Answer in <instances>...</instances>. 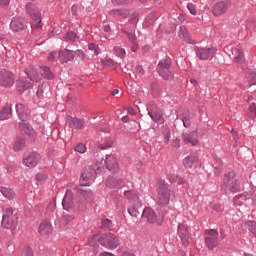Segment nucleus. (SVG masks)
Masks as SVG:
<instances>
[{
	"label": "nucleus",
	"instance_id": "4",
	"mask_svg": "<svg viewBox=\"0 0 256 256\" xmlns=\"http://www.w3.org/2000/svg\"><path fill=\"white\" fill-rule=\"evenodd\" d=\"M222 187L230 193L241 191V182L239 178L235 176V172H230L224 176Z\"/></svg>",
	"mask_w": 256,
	"mask_h": 256
},
{
	"label": "nucleus",
	"instance_id": "10",
	"mask_svg": "<svg viewBox=\"0 0 256 256\" xmlns=\"http://www.w3.org/2000/svg\"><path fill=\"white\" fill-rule=\"evenodd\" d=\"M169 67H171V60L166 59L159 62L158 65V73L162 79H171L173 77V73L169 71Z\"/></svg>",
	"mask_w": 256,
	"mask_h": 256
},
{
	"label": "nucleus",
	"instance_id": "22",
	"mask_svg": "<svg viewBox=\"0 0 256 256\" xmlns=\"http://www.w3.org/2000/svg\"><path fill=\"white\" fill-rule=\"evenodd\" d=\"M182 141H184L186 144L190 143L193 146L197 145V143H199V138H197V132L193 131L190 133H183Z\"/></svg>",
	"mask_w": 256,
	"mask_h": 256
},
{
	"label": "nucleus",
	"instance_id": "8",
	"mask_svg": "<svg viewBox=\"0 0 256 256\" xmlns=\"http://www.w3.org/2000/svg\"><path fill=\"white\" fill-rule=\"evenodd\" d=\"M142 217L151 224L156 223L157 225H161V223H163V214L157 215L155 210L151 209L150 207L143 210Z\"/></svg>",
	"mask_w": 256,
	"mask_h": 256
},
{
	"label": "nucleus",
	"instance_id": "27",
	"mask_svg": "<svg viewBox=\"0 0 256 256\" xmlns=\"http://www.w3.org/2000/svg\"><path fill=\"white\" fill-rule=\"evenodd\" d=\"M178 37H180V39L186 43H193V40H191V35H189V31H187L185 26L180 27Z\"/></svg>",
	"mask_w": 256,
	"mask_h": 256
},
{
	"label": "nucleus",
	"instance_id": "47",
	"mask_svg": "<svg viewBox=\"0 0 256 256\" xmlns=\"http://www.w3.org/2000/svg\"><path fill=\"white\" fill-rule=\"evenodd\" d=\"M57 59L61 60V52H52L49 56H48V60L49 61H57Z\"/></svg>",
	"mask_w": 256,
	"mask_h": 256
},
{
	"label": "nucleus",
	"instance_id": "24",
	"mask_svg": "<svg viewBox=\"0 0 256 256\" xmlns=\"http://www.w3.org/2000/svg\"><path fill=\"white\" fill-rule=\"evenodd\" d=\"M39 233L40 235H50V233H53V226L51 225V222L44 220L39 226Z\"/></svg>",
	"mask_w": 256,
	"mask_h": 256
},
{
	"label": "nucleus",
	"instance_id": "25",
	"mask_svg": "<svg viewBox=\"0 0 256 256\" xmlns=\"http://www.w3.org/2000/svg\"><path fill=\"white\" fill-rule=\"evenodd\" d=\"M67 123L71 129H82L83 121L79 118L67 117Z\"/></svg>",
	"mask_w": 256,
	"mask_h": 256
},
{
	"label": "nucleus",
	"instance_id": "17",
	"mask_svg": "<svg viewBox=\"0 0 256 256\" xmlns=\"http://www.w3.org/2000/svg\"><path fill=\"white\" fill-rule=\"evenodd\" d=\"M62 205L66 211H69V209H73V207H75V198L73 197V192L71 190L66 191Z\"/></svg>",
	"mask_w": 256,
	"mask_h": 256
},
{
	"label": "nucleus",
	"instance_id": "36",
	"mask_svg": "<svg viewBox=\"0 0 256 256\" xmlns=\"http://www.w3.org/2000/svg\"><path fill=\"white\" fill-rule=\"evenodd\" d=\"M12 110L10 107L3 108L0 111V121H5L6 119H9L11 117Z\"/></svg>",
	"mask_w": 256,
	"mask_h": 256
},
{
	"label": "nucleus",
	"instance_id": "61",
	"mask_svg": "<svg viewBox=\"0 0 256 256\" xmlns=\"http://www.w3.org/2000/svg\"><path fill=\"white\" fill-rule=\"evenodd\" d=\"M83 195H84V199H86V201H92L93 193L87 192V193H84Z\"/></svg>",
	"mask_w": 256,
	"mask_h": 256
},
{
	"label": "nucleus",
	"instance_id": "16",
	"mask_svg": "<svg viewBox=\"0 0 256 256\" xmlns=\"http://www.w3.org/2000/svg\"><path fill=\"white\" fill-rule=\"evenodd\" d=\"M27 27V20L25 18H13L10 23V29L18 32L23 31Z\"/></svg>",
	"mask_w": 256,
	"mask_h": 256
},
{
	"label": "nucleus",
	"instance_id": "44",
	"mask_svg": "<svg viewBox=\"0 0 256 256\" xmlns=\"http://www.w3.org/2000/svg\"><path fill=\"white\" fill-rule=\"evenodd\" d=\"M49 179V174L45 172H39L36 174V181H47Z\"/></svg>",
	"mask_w": 256,
	"mask_h": 256
},
{
	"label": "nucleus",
	"instance_id": "52",
	"mask_svg": "<svg viewBox=\"0 0 256 256\" xmlns=\"http://www.w3.org/2000/svg\"><path fill=\"white\" fill-rule=\"evenodd\" d=\"M205 235H209L207 237H210L212 239H217V230H205Z\"/></svg>",
	"mask_w": 256,
	"mask_h": 256
},
{
	"label": "nucleus",
	"instance_id": "43",
	"mask_svg": "<svg viewBox=\"0 0 256 256\" xmlns=\"http://www.w3.org/2000/svg\"><path fill=\"white\" fill-rule=\"evenodd\" d=\"M153 23H155V15L149 14L145 19V26L151 27V25H153Z\"/></svg>",
	"mask_w": 256,
	"mask_h": 256
},
{
	"label": "nucleus",
	"instance_id": "19",
	"mask_svg": "<svg viewBox=\"0 0 256 256\" xmlns=\"http://www.w3.org/2000/svg\"><path fill=\"white\" fill-rule=\"evenodd\" d=\"M148 115L149 117H151V119L153 121H155V123H163V115L161 114V111H159V109H157V106L155 104H153L150 109L148 110Z\"/></svg>",
	"mask_w": 256,
	"mask_h": 256
},
{
	"label": "nucleus",
	"instance_id": "15",
	"mask_svg": "<svg viewBox=\"0 0 256 256\" xmlns=\"http://www.w3.org/2000/svg\"><path fill=\"white\" fill-rule=\"evenodd\" d=\"M215 53H217L215 48H198L196 51L197 57H199V59L202 61L213 59V57H215Z\"/></svg>",
	"mask_w": 256,
	"mask_h": 256
},
{
	"label": "nucleus",
	"instance_id": "45",
	"mask_svg": "<svg viewBox=\"0 0 256 256\" xmlns=\"http://www.w3.org/2000/svg\"><path fill=\"white\" fill-rule=\"evenodd\" d=\"M88 49L90 51H93L95 53V55H99L101 53V49H99V46H97V44H95V43H90L88 45Z\"/></svg>",
	"mask_w": 256,
	"mask_h": 256
},
{
	"label": "nucleus",
	"instance_id": "31",
	"mask_svg": "<svg viewBox=\"0 0 256 256\" xmlns=\"http://www.w3.org/2000/svg\"><path fill=\"white\" fill-rule=\"evenodd\" d=\"M232 55H234V61L236 63H243L245 61V56L243 55V52L241 50L234 48L232 50Z\"/></svg>",
	"mask_w": 256,
	"mask_h": 256
},
{
	"label": "nucleus",
	"instance_id": "30",
	"mask_svg": "<svg viewBox=\"0 0 256 256\" xmlns=\"http://www.w3.org/2000/svg\"><path fill=\"white\" fill-rule=\"evenodd\" d=\"M249 201L247 194H240L234 197V205L236 207H243Z\"/></svg>",
	"mask_w": 256,
	"mask_h": 256
},
{
	"label": "nucleus",
	"instance_id": "2",
	"mask_svg": "<svg viewBox=\"0 0 256 256\" xmlns=\"http://www.w3.org/2000/svg\"><path fill=\"white\" fill-rule=\"evenodd\" d=\"M26 75L29 77L30 81L39 82L41 79H53V72L48 67H41L39 69L30 66L26 69Z\"/></svg>",
	"mask_w": 256,
	"mask_h": 256
},
{
	"label": "nucleus",
	"instance_id": "50",
	"mask_svg": "<svg viewBox=\"0 0 256 256\" xmlns=\"http://www.w3.org/2000/svg\"><path fill=\"white\" fill-rule=\"evenodd\" d=\"M66 39H68L69 41H79V36H77V34L73 32H68L66 34Z\"/></svg>",
	"mask_w": 256,
	"mask_h": 256
},
{
	"label": "nucleus",
	"instance_id": "23",
	"mask_svg": "<svg viewBox=\"0 0 256 256\" xmlns=\"http://www.w3.org/2000/svg\"><path fill=\"white\" fill-rule=\"evenodd\" d=\"M123 185V180L119 176H109L106 180V187L109 189H115Z\"/></svg>",
	"mask_w": 256,
	"mask_h": 256
},
{
	"label": "nucleus",
	"instance_id": "29",
	"mask_svg": "<svg viewBox=\"0 0 256 256\" xmlns=\"http://www.w3.org/2000/svg\"><path fill=\"white\" fill-rule=\"evenodd\" d=\"M198 164H199V159L195 156H187L183 160V165L187 169H191V167H193V165H198Z\"/></svg>",
	"mask_w": 256,
	"mask_h": 256
},
{
	"label": "nucleus",
	"instance_id": "33",
	"mask_svg": "<svg viewBox=\"0 0 256 256\" xmlns=\"http://www.w3.org/2000/svg\"><path fill=\"white\" fill-rule=\"evenodd\" d=\"M110 15H112L113 17H123V19H127V17L129 16V11L114 9L110 11Z\"/></svg>",
	"mask_w": 256,
	"mask_h": 256
},
{
	"label": "nucleus",
	"instance_id": "20",
	"mask_svg": "<svg viewBox=\"0 0 256 256\" xmlns=\"http://www.w3.org/2000/svg\"><path fill=\"white\" fill-rule=\"evenodd\" d=\"M107 169L112 171L113 173H117L119 171V164H117V159L113 155H108L104 161Z\"/></svg>",
	"mask_w": 256,
	"mask_h": 256
},
{
	"label": "nucleus",
	"instance_id": "28",
	"mask_svg": "<svg viewBox=\"0 0 256 256\" xmlns=\"http://www.w3.org/2000/svg\"><path fill=\"white\" fill-rule=\"evenodd\" d=\"M75 59V55L71 50H63L60 52V61L62 63H67V61H73Z\"/></svg>",
	"mask_w": 256,
	"mask_h": 256
},
{
	"label": "nucleus",
	"instance_id": "14",
	"mask_svg": "<svg viewBox=\"0 0 256 256\" xmlns=\"http://www.w3.org/2000/svg\"><path fill=\"white\" fill-rule=\"evenodd\" d=\"M178 237L182 241V245L187 247L189 245V227L187 224L182 223L178 225Z\"/></svg>",
	"mask_w": 256,
	"mask_h": 256
},
{
	"label": "nucleus",
	"instance_id": "21",
	"mask_svg": "<svg viewBox=\"0 0 256 256\" xmlns=\"http://www.w3.org/2000/svg\"><path fill=\"white\" fill-rule=\"evenodd\" d=\"M167 177L171 183H178V185H183V183H185V179L179 176V173L175 169L168 170Z\"/></svg>",
	"mask_w": 256,
	"mask_h": 256
},
{
	"label": "nucleus",
	"instance_id": "12",
	"mask_svg": "<svg viewBox=\"0 0 256 256\" xmlns=\"http://www.w3.org/2000/svg\"><path fill=\"white\" fill-rule=\"evenodd\" d=\"M15 84V76L7 70L0 72V85L2 87H13Z\"/></svg>",
	"mask_w": 256,
	"mask_h": 256
},
{
	"label": "nucleus",
	"instance_id": "59",
	"mask_svg": "<svg viewBox=\"0 0 256 256\" xmlns=\"http://www.w3.org/2000/svg\"><path fill=\"white\" fill-rule=\"evenodd\" d=\"M181 119H182V123H183L184 127L191 126V120H189V118H187V116H183Z\"/></svg>",
	"mask_w": 256,
	"mask_h": 256
},
{
	"label": "nucleus",
	"instance_id": "46",
	"mask_svg": "<svg viewBox=\"0 0 256 256\" xmlns=\"http://www.w3.org/2000/svg\"><path fill=\"white\" fill-rule=\"evenodd\" d=\"M75 151H76V153H80L81 155H83V153H85L87 151V147L85 146V144L79 143L75 147Z\"/></svg>",
	"mask_w": 256,
	"mask_h": 256
},
{
	"label": "nucleus",
	"instance_id": "51",
	"mask_svg": "<svg viewBox=\"0 0 256 256\" xmlns=\"http://www.w3.org/2000/svg\"><path fill=\"white\" fill-rule=\"evenodd\" d=\"M56 208H57V203L55 202V200H52L49 202L47 206V211L50 213H53V211H55Z\"/></svg>",
	"mask_w": 256,
	"mask_h": 256
},
{
	"label": "nucleus",
	"instance_id": "58",
	"mask_svg": "<svg viewBox=\"0 0 256 256\" xmlns=\"http://www.w3.org/2000/svg\"><path fill=\"white\" fill-rule=\"evenodd\" d=\"M22 256H33V249L31 248H25L22 251Z\"/></svg>",
	"mask_w": 256,
	"mask_h": 256
},
{
	"label": "nucleus",
	"instance_id": "60",
	"mask_svg": "<svg viewBox=\"0 0 256 256\" xmlns=\"http://www.w3.org/2000/svg\"><path fill=\"white\" fill-rule=\"evenodd\" d=\"M114 5H127L129 3V0H112Z\"/></svg>",
	"mask_w": 256,
	"mask_h": 256
},
{
	"label": "nucleus",
	"instance_id": "40",
	"mask_svg": "<svg viewBox=\"0 0 256 256\" xmlns=\"http://www.w3.org/2000/svg\"><path fill=\"white\" fill-rule=\"evenodd\" d=\"M163 136H164V143L169 145V140L171 139V129L169 127L163 128Z\"/></svg>",
	"mask_w": 256,
	"mask_h": 256
},
{
	"label": "nucleus",
	"instance_id": "5",
	"mask_svg": "<svg viewBox=\"0 0 256 256\" xmlns=\"http://www.w3.org/2000/svg\"><path fill=\"white\" fill-rule=\"evenodd\" d=\"M18 220L17 215L13 214V209L6 208L2 216V227H4V229H15Z\"/></svg>",
	"mask_w": 256,
	"mask_h": 256
},
{
	"label": "nucleus",
	"instance_id": "63",
	"mask_svg": "<svg viewBox=\"0 0 256 256\" xmlns=\"http://www.w3.org/2000/svg\"><path fill=\"white\" fill-rule=\"evenodd\" d=\"M71 11H72V15H73L74 17L77 16V11H79V6L73 5V6L71 7Z\"/></svg>",
	"mask_w": 256,
	"mask_h": 256
},
{
	"label": "nucleus",
	"instance_id": "48",
	"mask_svg": "<svg viewBox=\"0 0 256 256\" xmlns=\"http://www.w3.org/2000/svg\"><path fill=\"white\" fill-rule=\"evenodd\" d=\"M73 219H75V216L67 214V215H63L61 221H62V223H65V225H67V224L71 223V221H73Z\"/></svg>",
	"mask_w": 256,
	"mask_h": 256
},
{
	"label": "nucleus",
	"instance_id": "13",
	"mask_svg": "<svg viewBox=\"0 0 256 256\" xmlns=\"http://www.w3.org/2000/svg\"><path fill=\"white\" fill-rule=\"evenodd\" d=\"M19 130L21 131L22 135H26L30 141H35V130L31 128V125L27 123L25 120H21L19 123Z\"/></svg>",
	"mask_w": 256,
	"mask_h": 256
},
{
	"label": "nucleus",
	"instance_id": "11",
	"mask_svg": "<svg viewBox=\"0 0 256 256\" xmlns=\"http://www.w3.org/2000/svg\"><path fill=\"white\" fill-rule=\"evenodd\" d=\"M231 7L230 1H219L214 4L212 13L215 17H221V15H225L228 9Z\"/></svg>",
	"mask_w": 256,
	"mask_h": 256
},
{
	"label": "nucleus",
	"instance_id": "53",
	"mask_svg": "<svg viewBox=\"0 0 256 256\" xmlns=\"http://www.w3.org/2000/svg\"><path fill=\"white\" fill-rule=\"evenodd\" d=\"M101 223H102V227L104 229H111V220L107 219V218H103L101 220Z\"/></svg>",
	"mask_w": 256,
	"mask_h": 256
},
{
	"label": "nucleus",
	"instance_id": "9",
	"mask_svg": "<svg viewBox=\"0 0 256 256\" xmlns=\"http://www.w3.org/2000/svg\"><path fill=\"white\" fill-rule=\"evenodd\" d=\"M41 161V155L37 152H30L28 154H24L22 163L26 167H37Z\"/></svg>",
	"mask_w": 256,
	"mask_h": 256
},
{
	"label": "nucleus",
	"instance_id": "26",
	"mask_svg": "<svg viewBox=\"0 0 256 256\" xmlns=\"http://www.w3.org/2000/svg\"><path fill=\"white\" fill-rule=\"evenodd\" d=\"M16 113L20 119H27L29 116V110L21 103L16 104Z\"/></svg>",
	"mask_w": 256,
	"mask_h": 256
},
{
	"label": "nucleus",
	"instance_id": "54",
	"mask_svg": "<svg viewBox=\"0 0 256 256\" xmlns=\"http://www.w3.org/2000/svg\"><path fill=\"white\" fill-rule=\"evenodd\" d=\"M187 9L191 13V15H197V9L195 8V5L193 3H188Z\"/></svg>",
	"mask_w": 256,
	"mask_h": 256
},
{
	"label": "nucleus",
	"instance_id": "62",
	"mask_svg": "<svg viewBox=\"0 0 256 256\" xmlns=\"http://www.w3.org/2000/svg\"><path fill=\"white\" fill-rule=\"evenodd\" d=\"M132 46H131V51L133 53H136V51L139 49V44H137V42H131Z\"/></svg>",
	"mask_w": 256,
	"mask_h": 256
},
{
	"label": "nucleus",
	"instance_id": "41",
	"mask_svg": "<svg viewBox=\"0 0 256 256\" xmlns=\"http://www.w3.org/2000/svg\"><path fill=\"white\" fill-rule=\"evenodd\" d=\"M114 52L116 53L117 57H120V59H124L125 55H127L125 49L119 46L114 47Z\"/></svg>",
	"mask_w": 256,
	"mask_h": 256
},
{
	"label": "nucleus",
	"instance_id": "6",
	"mask_svg": "<svg viewBox=\"0 0 256 256\" xmlns=\"http://www.w3.org/2000/svg\"><path fill=\"white\" fill-rule=\"evenodd\" d=\"M25 8L28 15L34 21L35 29H39L41 27V11L39 8H37V5L31 2L27 3Z\"/></svg>",
	"mask_w": 256,
	"mask_h": 256
},
{
	"label": "nucleus",
	"instance_id": "55",
	"mask_svg": "<svg viewBox=\"0 0 256 256\" xmlns=\"http://www.w3.org/2000/svg\"><path fill=\"white\" fill-rule=\"evenodd\" d=\"M137 21H139V14H133L129 19L131 25H137Z\"/></svg>",
	"mask_w": 256,
	"mask_h": 256
},
{
	"label": "nucleus",
	"instance_id": "1",
	"mask_svg": "<svg viewBox=\"0 0 256 256\" xmlns=\"http://www.w3.org/2000/svg\"><path fill=\"white\" fill-rule=\"evenodd\" d=\"M93 241H99V243L102 245V247H105L106 249H117L119 245H121V241L119 240V237L113 233H106V234H96L92 237V240H90V245H93Z\"/></svg>",
	"mask_w": 256,
	"mask_h": 256
},
{
	"label": "nucleus",
	"instance_id": "56",
	"mask_svg": "<svg viewBox=\"0 0 256 256\" xmlns=\"http://www.w3.org/2000/svg\"><path fill=\"white\" fill-rule=\"evenodd\" d=\"M75 54L80 59V61H85V52H83V50H76Z\"/></svg>",
	"mask_w": 256,
	"mask_h": 256
},
{
	"label": "nucleus",
	"instance_id": "32",
	"mask_svg": "<svg viewBox=\"0 0 256 256\" xmlns=\"http://www.w3.org/2000/svg\"><path fill=\"white\" fill-rule=\"evenodd\" d=\"M0 192L6 199H15V192L11 188L1 187Z\"/></svg>",
	"mask_w": 256,
	"mask_h": 256
},
{
	"label": "nucleus",
	"instance_id": "49",
	"mask_svg": "<svg viewBox=\"0 0 256 256\" xmlns=\"http://www.w3.org/2000/svg\"><path fill=\"white\" fill-rule=\"evenodd\" d=\"M102 65H105V67H114L115 66V62H113L112 59H107L104 58L101 60Z\"/></svg>",
	"mask_w": 256,
	"mask_h": 256
},
{
	"label": "nucleus",
	"instance_id": "39",
	"mask_svg": "<svg viewBox=\"0 0 256 256\" xmlns=\"http://www.w3.org/2000/svg\"><path fill=\"white\" fill-rule=\"evenodd\" d=\"M245 229H248L254 237H256V223L255 221H248L245 223Z\"/></svg>",
	"mask_w": 256,
	"mask_h": 256
},
{
	"label": "nucleus",
	"instance_id": "57",
	"mask_svg": "<svg viewBox=\"0 0 256 256\" xmlns=\"http://www.w3.org/2000/svg\"><path fill=\"white\" fill-rule=\"evenodd\" d=\"M113 145V142H111V141H108V142H106L105 144H99L98 145V148L99 149H109L111 146Z\"/></svg>",
	"mask_w": 256,
	"mask_h": 256
},
{
	"label": "nucleus",
	"instance_id": "37",
	"mask_svg": "<svg viewBox=\"0 0 256 256\" xmlns=\"http://www.w3.org/2000/svg\"><path fill=\"white\" fill-rule=\"evenodd\" d=\"M205 243L208 249H215L217 247V238L206 237Z\"/></svg>",
	"mask_w": 256,
	"mask_h": 256
},
{
	"label": "nucleus",
	"instance_id": "7",
	"mask_svg": "<svg viewBox=\"0 0 256 256\" xmlns=\"http://www.w3.org/2000/svg\"><path fill=\"white\" fill-rule=\"evenodd\" d=\"M130 208H128V213L131 215V217H139L141 215V209L143 203L141 202V199L139 196L135 193H132L129 198Z\"/></svg>",
	"mask_w": 256,
	"mask_h": 256
},
{
	"label": "nucleus",
	"instance_id": "64",
	"mask_svg": "<svg viewBox=\"0 0 256 256\" xmlns=\"http://www.w3.org/2000/svg\"><path fill=\"white\" fill-rule=\"evenodd\" d=\"M249 111L250 113H254V115H256V104L253 103L250 107H249Z\"/></svg>",
	"mask_w": 256,
	"mask_h": 256
},
{
	"label": "nucleus",
	"instance_id": "3",
	"mask_svg": "<svg viewBox=\"0 0 256 256\" xmlns=\"http://www.w3.org/2000/svg\"><path fill=\"white\" fill-rule=\"evenodd\" d=\"M169 201H171V186H169V184L166 182H159L157 189L158 205L166 207V205H169Z\"/></svg>",
	"mask_w": 256,
	"mask_h": 256
},
{
	"label": "nucleus",
	"instance_id": "34",
	"mask_svg": "<svg viewBox=\"0 0 256 256\" xmlns=\"http://www.w3.org/2000/svg\"><path fill=\"white\" fill-rule=\"evenodd\" d=\"M25 149V140L22 138H18L13 145V151L16 153L19 151H23Z\"/></svg>",
	"mask_w": 256,
	"mask_h": 256
},
{
	"label": "nucleus",
	"instance_id": "38",
	"mask_svg": "<svg viewBox=\"0 0 256 256\" xmlns=\"http://www.w3.org/2000/svg\"><path fill=\"white\" fill-rule=\"evenodd\" d=\"M122 33H125V35H127L128 41H130V43L137 42V36L133 31H127V29L123 28Z\"/></svg>",
	"mask_w": 256,
	"mask_h": 256
},
{
	"label": "nucleus",
	"instance_id": "18",
	"mask_svg": "<svg viewBox=\"0 0 256 256\" xmlns=\"http://www.w3.org/2000/svg\"><path fill=\"white\" fill-rule=\"evenodd\" d=\"M94 174L95 171L93 170H85L80 177V185L82 187H89V185L93 183Z\"/></svg>",
	"mask_w": 256,
	"mask_h": 256
},
{
	"label": "nucleus",
	"instance_id": "35",
	"mask_svg": "<svg viewBox=\"0 0 256 256\" xmlns=\"http://www.w3.org/2000/svg\"><path fill=\"white\" fill-rule=\"evenodd\" d=\"M17 87H18L19 93H23V91H25L27 89H31L32 84H31V82H25L24 80H19L17 82Z\"/></svg>",
	"mask_w": 256,
	"mask_h": 256
},
{
	"label": "nucleus",
	"instance_id": "42",
	"mask_svg": "<svg viewBox=\"0 0 256 256\" xmlns=\"http://www.w3.org/2000/svg\"><path fill=\"white\" fill-rule=\"evenodd\" d=\"M247 79L250 85H256V73L254 71L248 72Z\"/></svg>",
	"mask_w": 256,
	"mask_h": 256
}]
</instances>
